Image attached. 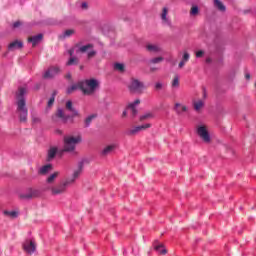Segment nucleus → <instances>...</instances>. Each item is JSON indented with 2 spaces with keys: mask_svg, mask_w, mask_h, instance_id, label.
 <instances>
[{
  "mask_svg": "<svg viewBox=\"0 0 256 256\" xmlns=\"http://www.w3.org/2000/svg\"><path fill=\"white\" fill-rule=\"evenodd\" d=\"M25 95H27V88L20 87L16 93L17 97V108L16 113L19 117L20 123H27V117L29 115V110L27 109V103L25 102Z\"/></svg>",
  "mask_w": 256,
  "mask_h": 256,
  "instance_id": "nucleus-1",
  "label": "nucleus"
},
{
  "mask_svg": "<svg viewBox=\"0 0 256 256\" xmlns=\"http://www.w3.org/2000/svg\"><path fill=\"white\" fill-rule=\"evenodd\" d=\"M83 141L81 135H67L63 138V149L61 153H74L77 145Z\"/></svg>",
  "mask_w": 256,
  "mask_h": 256,
  "instance_id": "nucleus-2",
  "label": "nucleus"
},
{
  "mask_svg": "<svg viewBox=\"0 0 256 256\" xmlns=\"http://www.w3.org/2000/svg\"><path fill=\"white\" fill-rule=\"evenodd\" d=\"M100 85L101 82L95 78L85 79L80 81V91H82L83 95H95Z\"/></svg>",
  "mask_w": 256,
  "mask_h": 256,
  "instance_id": "nucleus-3",
  "label": "nucleus"
},
{
  "mask_svg": "<svg viewBox=\"0 0 256 256\" xmlns=\"http://www.w3.org/2000/svg\"><path fill=\"white\" fill-rule=\"evenodd\" d=\"M70 182L67 180H64L56 185L53 186H47L44 191H49V193L53 196V197H57V195H63L65 193H67V187H69Z\"/></svg>",
  "mask_w": 256,
  "mask_h": 256,
  "instance_id": "nucleus-4",
  "label": "nucleus"
},
{
  "mask_svg": "<svg viewBox=\"0 0 256 256\" xmlns=\"http://www.w3.org/2000/svg\"><path fill=\"white\" fill-rule=\"evenodd\" d=\"M145 89V83H143L139 79L131 78L128 84V90L130 91V93H133L135 95H143V91H145Z\"/></svg>",
  "mask_w": 256,
  "mask_h": 256,
  "instance_id": "nucleus-5",
  "label": "nucleus"
},
{
  "mask_svg": "<svg viewBox=\"0 0 256 256\" xmlns=\"http://www.w3.org/2000/svg\"><path fill=\"white\" fill-rule=\"evenodd\" d=\"M61 73V66H50L48 70L45 71L43 74L44 79H54V77H57V75H60Z\"/></svg>",
  "mask_w": 256,
  "mask_h": 256,
  "instance_id": "nucleus-6",
  "label": "nucleus"
},
{
  "mask_svg": "<svg viewBox=\"0 0 256 256\" xmlns=\"http://www.w3.org/2000/svg\"><path fill=\"white\" fill-rule=\"evenodd\" d=\"M197 135L200 137V139H202L204 143H211V136L209 135V131H207L206 126H198Z\"/></svg>",
  "mask_w": 256,
  "mask_h": 256,
  "instance_id": "nucleus-7",
  "label": "nucleus"
},
{
  "mask_svg": "<svg viewBox=\"0 0 256 256\" xmlns=\"http://www.w3.org/2000/svg\"><path fill=\"white\" fill-rule=\"evenodd\" d=\"M81 173H83V162H80L78 164L77 169L74 170L72 177L66 179V181L69 182V185H73V183H75V181H77V179H79V177H81Z\"/></svg>",
  "mask_w": 256,
  "mask_h": 256,
  "instance_id": "nucleus-8",
  "label": "nucleus"
},
{
  "mask_svg": "<svg viewBox=\"0 0 256 256\" xmlns=\"http://www.w3.org/2000/svg\"><path fill=\"white\" fill-rule=\"evenodd\" d=\"M23 249L29 255H33V253H35V250L37 249V244H35V242L32 240H26L23 243Z\"/></svg>",
  "mask_w": 256,
  "mask_h": 256,
  "instance_id": "nucleus-9",
  "label": "nucleus"
},
{
  "mask_svg": "<svg viewBox=\"0 0 256 256\" xmlns=\"http://www.w3.org/2000/svg\"><path fill=\"white\" fill-rule=\"evenodd\" d=\"M7 49L10 53H13V51L21 50L23 49V41L16 39L8 44Z\"/></svg>",
  "mask_w": 256,
  "mask_h": 256,
  "instance_id": "nucleus-10",
  "label": "nucleus"
},
{
  "mask_svg": "<svg viewBox=\"0 0 256 256\" xmlns=\"http://www.w3.org/2000/svg\"><path fill=\"white\" fill-rule=\"evenodd\" d=\"M37 195H39L37 190H29L26 193H20L18 197L21 201H29V199H33V197H37Z\"/></svg>",
  "mask_w": 256,
  "mask_h": 256,
  "instance_id": "nucleus-11",
  "label": "nucleus"
},
{
  "mask_svg": "<svg viewBox=\"0 0 256 256\" xmlns=\"http://www.w3.org/2000/svg\"><path fill=\"white\" fill-rule=\"evenodd\" d=\"M149 128H151V124L149 123L141 126H135L134 128L128 131V135H137V133H140V131H145V129Z\"/></svg>",
  "mask_w": 256,
  "mask_h": 256,
  "instance_id": "nucleus-12",
  "label": "nucleus"
},
{
  "mask_svg": "<svg viewBox=\"0 0 256 256\" xmlns=\"http://www.w3.org/2000/svg\"><path fill=\"white\" fill-rule=\"evenodd\" d=\"M115 149H117V144L107 145L101 151L102 157H107V155H111V153H113V151H115Z\"/></svg>",
  "mask_w": 256,
  "mask_h": 256,
  "instance_id": "nucleus-13",
  "label": "nucleus"
},
{
  "mask_svg": "<svg viewBox=\"0 0 256 256\" xmlns=\"http://www.w3.org/2000/svg\"><path fill=\"white\" fill-rule=\"evenodd\" d=\"M27 41L28 43H32V47H36L38 43H41V41H43V34L30 36L28 37Z\"/></svg>",
  "mask_w": 256,
  "mask_h": 256,
  "instance_id": "nucleus-14",
  "label": "nucleus"
},
{
  "mask_svg": "<svg viewBox=\"0 0 256 256\" xmlns=\"http://www.w3.org/2000/svg\"><path fill=\"white\" fill-rule=\"evenodd\" d=\"M189 59H191V55L189 54V52L185 51L183 53L182 60L178 64L179 69H183L187 62H189Z\"/></svg>",
  "mask_w": 256,
  "mask_h": 256,
  "instance_id": "nucleus-15",
  "label": "nucleus"
},
{
  "mask_svg": "<svg viewBox=\"0 0 256 256\" xmlns=\"http://www.w3.org/2000/svg\"><path fill=\"white\" fill-rule=\"evenodd\" d=\"M174 111L177 115H183L187 111V106L182 105L181 103H175Z\"/></svg>",
  "mask_w": 256,
  "mask_h": 256,
  "instance_id": "nucleus-16",
  "label": "nucleus"
},
{
  "mask_svg": "<svg viewBox=\"0 0 256 256\" xmlns=\"http://www.w3.org/2000/svg\"><path fill=\"white\" fill-rule=\"evenodd\" d=\"M51 171H53V165L47 164L39 169L38 175H47L48 173H51Z\"/></svg>",
  "mask_w": 256,
  "mask_h": 256,
  "instance_id": "nucleus-17",
  "label": "nucleus"
},
{
  "mask_svg": "<svg viewBox=\"0 0 256 256\" xmlns=\"http://www.w3.org/2000/svg\"><path fill=\"white\" fill-rule=\"evenodd\" d=\"M214 7L221 13H225L227 11V7H225V4L222 3L221 0H213Z\"/></svg>",
  "mask_w": 256,
  "mask_h": 256,
  "instance_id": "nucleus-18",
  "label": "nucleus"
},
{
  "mask_svg": "<svg viewBox=\"0 0 256 256\" xmlns=\"http://www.w3.org/2000/svg\"><path fill=\"white\" fill-rule=\"evenodd\" d=\"M146 51L149 53H160L161 47L157 44H147Z\"/></svg>",
  "mask_w": 256,
  "mask_h": 256,
  "instance_id": "nucleus-19",
  "label": "nucleus"
},
{
  "mask_svg": "<svg viewBox=\"0 0 256 256\" xmlns=\"http://www.w3.org/2000/svg\"><path fill=\"white\" fill-rule=\"evenodd\" d=\"M59 177V172H54L52 174H50L47 179H46V183L48 185H53V183H55V179H57Z\"/></svg>",
  "mask_w": 256,
  "mask_h": 256,
  "instance_id": "nucleus-20",
  "label": "nucleus"
},
{
  "mask_svg": "<svg viewBox=\"0 0 256 256\" xmlns=\"http://www.w3.org/2000/svg\"><path fill=\"white\" fill-rule=\"evenodd\" d=\"M71 35H75L74 29H68V30L64 31V33L59 36V39H67V38L71 37Z\"/></svg>",
  "mask_w": 256,
  "mask_h": 256,
  "instance_id": "nucleus-21",
  "label": "nucleus"
},
{
  "mask_svg": "<svg viewBox=\"0 0 256 256\" xmlns=\"http://www.w3.org/2000/svg\"><path fill=\"white\" fill-rule=\"evenodd\" d=\"M55 155H57V147H51L48 150V161H53V159H55Z\"/></svg>",
  "mask_w": 256,
  "mask_h": 256,
  "instance_id": "nucleus-22",
  "label": "nucleus"
},
{
  "mask_svg": "<svg viewBox=\"0 0 256 256\" xmlns=\"http://www.w3.org/2000/svg\"><path fill=\"white\" fill-rule=\"evenodd\" d=\"M155 251L159 252L160 255H167V249H165V245L158 244L154 246Z\"/></svg>",
  "mask_w": 256,
  "mask_h": 256,
  "instance_id": "nucleus-23",
  "label": "nucleus"
},
{
  "mask_svg": "<svg viewBox=\"0 0 256 256\" xmlns=\"http://www.w3.org/2000/svg\"><path fill=\"white\" fill-rule=\"evenodd\" d=\"M204 105H205V102H203V100H198V101L193 102L195 111H201V109H203Z\"/></svg>",
  "mask_w": 256,
  "mask_h": 256,
  "instance_id": "nucleus-24",
  "label": "nucleus"
},
{
  "mask_svg": "<svg viewBox=\"0 0 256 256\" xmlns=\"http://www.w3.org/2000/svg\"><path fill=\"white\" fill-rule=\"evenodd\" d=\"M4 215L6 217H9L10 219H17L19 213H17V211H4Z\"/></svg>",
  "mask_w": 256,
  "mask_h": 256,
  "instance_id": "nucleus-25",
  "label": "nucleus"
},
{
  "mask_svg": "<svg viewBox=\"0 0 256 256\" xmlns=\"http://www.w3.org/2000/svg\"><path fill=\"white\" fill-rule=\"evenodd\" d=\"M56 115L66 123V121L69 119V116H65V112L62 109H58Z\"/></svg>",
  "mask_w": 256,
  "mask_h": 256,
  "instance_id": "nucleus-26",
  "label": "nucleus"
},
{
  "mask_svg": "<svg viewBox=\"0 0 256 256\" xmlns=\"http://www.w3.org/2000/svg\"><path fill=\"white\" fill-rule=\"evenodd\" d=\"M179 85H180V83H179V75H175L173 80H172V82H171V87L173 89H179Z\"/></svg>",
  "mask_w": 256,
  "mask_h": 256,
  "instance_id": "nucleus-27",
  "label": "nucleus"
},
{
  "mask_svg": "<svg viewBox=\"0 0 256 256\" xmlns=\"http://www.w3.org/2000/svg\"><path fill=\"white\" fill-rule=\"evenodd\" d=\"M77 89H81V81H79L77 84L70 86L67 89V93L71 94V93H73V91H77Z\"/></svg>",
  "mask_w": 256,
  "mask_h": 256,
  "instance_id": "nucleus-28",
  "label": "nucleus"
},
{
  "mask_svg": "<svg viewBox=\"0 0 256 256\" xmlns=\"http://www.w3.org/2000/svg\"><path fill=\"white\" fill-rule=\"evenodd\" d=\"M96 118H97V114H92V115L88 116L84 120L85 127H89V125H91V123L93 122V119H96Z\"/></svg>",
  "mask_w": 256,
  "mask_h": 256,
  "instance_id": "nucleus-29",
  "label": "nucleus"
},
{
  "mask_svg": "<svg viewBox=\"0 0 256 256\" xmlns=\"http://www.w3.org/2000/svg\"><path fill=\"white\" fill-rule=\"evenodd\" d=\"M91 47H93V45L91 44H87L85 46L79 47L78 49H76V53H86V51H89Z\"/></svg>",
  "mask_w": 256,
  "mask_h": 256,
  "instance_id": "nucleus-30",
  "label": "nucleus"
},
{
  "mask_svg": "<svg viewBox=\"0 0 256 256\" xmlns=\"http://www.w3.org/2000/svg\"><path fill=\"white\" fill-rule=\"evenodd\" d=\"M114 69H116V71H120V73H124L125 72V65L121 64V63H116L114 65Z\"/></svg>",
  "mask_w": 256,
  "mask_h": 256,
  "instance_id": "nucleus-31",
  "label": "nucleus"
},
{
  "mask_svg": "<svg viewBox=\"0 0 256 256\" xmlns=\"http://www.w3.org/2000/svg\"><path fill=\"white\" fill-rule=\"evenodd\" d=\"M163 60L164 58L160 56V57L152 58L150 60V63H152L153 65H157L159 63H162Z\"/></svg>",
  "mask_w": 256,
  "mask_h": 256,
  "instance_id": "nucleus-32",
  "label": "nucleus"
},
{
  "mask_svg": "<svg viewBox=\"0 0 256 256\" xmlns=\"http://www.w3.org/2000/svg\"><path fill=\"white\" fill-rule=\"evenodd\" d=\"M190 15H192L193 17L199 15V7L192 6V8L190 10Z\"/></svg>",
  "mask_w": 256,
  "mask_h": 256,
  "instance_id": "nucleus-33",
  "label": "nucleus"
},
{
  "mask_svg": "<svg viewBox=\"0 0 256 256\" xmlns=\"http://www.w3.org/2000/svg\"><path fill=\"white\" fill-rule=\"evenodd\" d=\"M79 63V60L76 57H72L68 60L66 65H77Z\"/></svg>",
  "mask_w": 256,
  "mask_h": 256,
  "instance_id": "nucleus-34",
  "label": "nucleus"
},
{
  "mask_svg": "<svg viewBox=\"0 0 256 256\" xmlns=\"http://www.w3.org/2000/svg\"><path fill=\"white\" fill-rule=\"evenodd\" d=\"M147 119H153V114L147 113V114L140 116V121H147Z\"/></svg>",
  "mask_w": 256,
  "mask_h": 256,
  "instance_id": "nucleus-35",
  "label": "nucleus"
},
{
  "mask_svg": "<svg viewBox=\"0 0 256 256\" xmlns=\"http://www.w3.org/2000/svg\"><path fill=\"white\" fill-rule=\"evenodd\" d=\"M127 109H131L132 116L135 117L137 115V108H135V104H129Z\"/></svg>",
  "mask_w": 256,
  "mask_h": 256,
  "instance_id": "nucleus-36",
  "label": "nucleus"
},
{
  "mask_svg": "<svg viewBox=\"0 0 256 256\" xmlns=\"http://www.w3.org/2000/svg\"><path fill=\"white\" fill-rule=\"evenodd\" d=\"M167 13H169V10L167 8H163L162 14H161L162 21H167Z\"/></svg>",
  "mask_w": 256,
  "mask_h": 256,
  "instance_id": "nucleus-37",
  "label": "nucleus"
},
{
  "mask_svg": "<svg viewBox=\"0 0 256 256\" xmlns=\"http://www.w3.org/2000/svg\"><path fill=\"white\" fill-rule=\"evenodd\" d=\"M57 95V93L56 92H54L53 93V97H51L50 99H49V101H48V107H52L53 106V104L55 103V96Z\"/></svg>",
  "mask_w": 256,
  "mask_h": 256,
  "instance_id": "nucleus-38",
  "label": "nucleus"
},
{
  "mask_svg": "<svg viewBox=\"0 0 256 256\" xmlns=\"http://www.w3.org/2000/svg\"><path fill=\"white\" fill-rule=\"evenodd\" d=\"M66 109L68 110V111H73L75 108H73V102L71 101V100H69V101H67L66 102Z\"/></svg>",
  "mask_w": 256,
  "mask_h": 256,
  "instance_id": "nucleus-39",
  "label": "nucleus"
},
{
  "mask_svg": "<svg viewBox=\"0 0 256 256\" xmlns=\"http://www.w3.org/2000/svg\"><path fill=\"white\" fill-rule=\"evenodd\" d=\"M77 47H79V44H76L73 48H71V49L68 50V54H69L70 57H73L75 51H77V50H76Z\"/></svg>",
  "mask_w": 256,
  "mask_h": 256,
  "instance_id": "nucleus-40",
  "label": "nucleus"
},
{
  "mask_svg": "<svg viewBox=\"0 0 256 256\" xmlns=\"http://www.w3.org/2000/svg\"><path fill=\"white\" fill-rule=\"evenodd\" d=\"M22 25H23V22L18 20L13 23V29H19V27H21Z\"/></svg>",
  "mask_w": 256,
  "mask_h": 256,
  "instance_id": "nucleus-41",
  "label": "nucleus"
},
{
  "mask_svg": "<svg viewBox=\"0 0 256 256\" xmlns=\"http://www.w3.org/2000/svg\"><path fill=\"white\" fill-rule=\"evenodd\" d=\"M162 89H163V83L157 82V83L155 84V90H156V91H161Z\"/></svg>",
  "mask_w": 256,
  "mask_h": 256,
  "instance_id": "nucleus-42",
  "label": "nucleus"
},
{
  "mask_svg": "<svg viewBox=\"0 0 256 256\" xmlns=\"http://www.w3.org/2000/svg\"><path fill=\"white\" fill-rule=\"evenodd\" d=\"M97 55V52L95 50H92L88 52V59H93Z\"/></svg>",
  "mask_w": 256,
  "mask_h": 256,
  "instance_id": "nucleus-43",
  "label": "nucleus"
},
{
  "mask_svg": "<svg viewBox=\"0 0 256 256\" xmlns=\"http://www.w3.org/2000/svg\"><path fill=\"white\" fill-rule=\"evenodd\" d=\"M203 55H205V52L203 50H200V51L196 52V57L198 59H201V57H203Z\"/></svg>",
  "mask_w": 256,
  "mask_h": 256,
  "instance_id": "nucleus-44",
  "label": "nucleus"
},
{
  "mask_svg": "<svg viewBox=\"0 0 256 256\" xmlns=\"http://www.w3.org/2000/svg\"><path fill=\"white\" fill-rule=\"evenodd\" d=\"M32 123H41V118L37 116H32Z\"/></svg>",
  "mask_w": 256,
  "mask_h": 256,
  "instance_id": "nucleus-45",
  "label": "nucleus"
},
{
  "mask_svg": "<svg viewBox=\"0 0 256 256\" xmlns=\"http://www.w3.org/2000/svg\"><path fill=\"white\" fill-rule=\"evenodd\" d=\"M72 117H79V112L74 108L72 111Z\"/></svg>",
  "mask_w": 256,
  "mask_h": 256,
  "instance_id": "nucleus-46",
  "label": "nucleus"
},
{
  "mask_svg": "<svg viewBox=\"0 0 256 256\" xmlns=\"http://www.w3.org/2000/svg\"><path fill=\"white\" fill-rule=\"evenodd\" d=\"M139 103H141V100H139V99H136L133 103H131L130 105H134V107H135V105H139Z\"/></svg>",
  "mask_w": 256,
  "mask_h": 256,
  "instance_id": "nucleus-47",
  "label": "nucleus"
},
{
  "mask_svg": "<svg viewBox=\"0 0 256 256\" xmlns=\"http://www.w3.org/2000/svg\"><path fill=\"white\" fill-rule=\"evenodd\" d=\"M65 78L68 79L69 81H71V73L66 74Z\"/></svg>",
  "mask_w": 256,
  "mask_h": 256,
  "instance_id": "nucleus-48",
  "label": "nucleus"
},
{
  "mask_svg": "<svg viewBox=\"0 0 256 256\" xmlns=\"http://www.w3.org/2000/svg\"><path fill=\"white\" fill-rule=\"evenodd\" d=\"M125 117H127V110H124L122 113V118H125Z\"/></svg>",
  "mask_w": 256,
  "mask_h": 256,
  "instance_id": "nucleus-49",
  "label": "nucleus"
},
{
  "mask_svg": "<svg viewBox=\"0 0 256 256\" xmlns=\"http://www.w3.org/2000/svg\"><path fill=\"white\" fill-rule=\"evenodd\" d=\"M150 71H151V73H155V71H157V68L151 67V68H150Z\"/></svg>",
  "mask_w": 256,
  "mask_h": 256,
  "instance_id": "nucleus-50",
  "label": "nucleus"
},
{
  "mask_svg": "<svg viewBox=\"0 0 256 256\" xmlns=\"http://www.w3.org/2000/svg\"><path fill=\"white\" fill-rule=\"evenodd\" d=\"M245 79L247 80L251 79V74H245Z\"/></svg>",
  "mask_w": 256,
  "mask_h": 256,
  "instance_id": "nucleus-51",
  "label": "nucleus"
},
{
  "mask_svg": "<svg viewBox=\"0 0 256 256\" xmlns=\"http://www.w3.org/2000/svg\"><path fill=\"white\" fill-rule=\"evenodd\" d=\"M56 133H57L58 135H63V130H56Z\"/></svg>",
  "mask_w": 256,
  "mask_h": 256,
  "instance_id": "nucleus-52",
  "label": "nucleus"
},
{
  "mask_svg": "<svg viewBox=\"0 0 256 256\" xmlns=\"http://www.w3.org/2000/svg\"><path fill=\"white\" fill-rule=\"evenodd\" d=\"M82 9H87V3H82Z\"/></svg>",
  "mask_w": 256,
  "mask_h": 256,
  "instance_id": "nucleus-53",
  "label": "nucleus"
},
{
  "mask_svg": "<svg viewBox=\"0 0 256 256\" xmlns=\"http://www.w3.org/2000/svg\"><path fill=\"white\" fill-rule=\"evenodd\" d=\"M206 95H207V94L204 92V97H206Z\"/></svg>",
  "mask_w": 256,
  "mask_h": 256,
  "instance_id": "nucleus-54",
  "label": "nucleus"
},
{
  "mask_svg": "<svg viewBox=\"0 0 256 256\" xmlns=\"http://www.w3.org/2000/svg\"><path fill=\"white\" fill-rule=\"evenodd\" d=\"M80 69H83V66H80Z\"/></svg>",
  "mask_w": 256,
  "mask_h": 256,
  "instance_id": "nucleus-55",
  "label": "nucleus"
}]
</instances>
